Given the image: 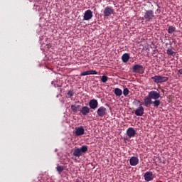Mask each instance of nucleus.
<instances>
[{
	"label": "nucleus",
	"instance_id": "22",
	"mask_svg": "<svg viewBox=\"0 0 182 182\" xmlns=\"http://www.w3.org/2000/svg\"><path fill=\"white\" fill-rule=\"evenodd\" d=\"M167 31H168V33L171 34L173 32H176V27L169 26Z\"/></svg>",
	"mask_w": 182,
	"mask_h": 182
},
{
	"label": "nucleus",
	"instance_id": "1",
	"mask_svg": "<svg viewBox=\"0 0 182 182\" xmlns=\"http://www.w3.org/2000/svg\"><path fill=\"white\" fill-rule=\"evenodd\" d=\"M151 105H154V107H159L161 105V102L160 100L153 101L150 96L148 95L144 98V106L149 107Z\"/></svg>",
	"mask_w": 182,
	"mask_h": 182
},
{
	"label": "nucleus",
	"instance_id": "4",
	"mask_svg": "<svg viewBox=\"0 0 182 182\" xmlns=\"http://www.w3.org/2000/svg\"><path fill=\"white\" fill-rule=\"evenodd\" d=\"M114 14V9L110 6H106L103 10L104 18H109Z\"/></svg>",
	"mask_w": 182,
	"mask_h": 182
},
{
	"label": "nucleus",
	"instance_id": "5",
	"mask_svg": "<svg viewBox=\"0 0 182 182\" xmlns=\"http://www.w3.org/2000/svg\"><path fill=\"white\" fill-rule=\"evenodd\" d=\"M152 80H154V83L159 84V83H164L168 80V77H163L161 75H155L154 77H151Z\"/></svg>",
	"mask_w": 182,
	"mask_h": 182
},
{
	"label": "nucleus",
	"instance_id": "6",
	"mask_svg": "<svg viewBox=\"0 0 182 182\" xmlns=\"http://www.w3.org/2000/svg\"><path fill=\"white\" fill-rule=\"evenodd\" d=\"M148 95L149 96V97L152 100H159V99H160V97H161V96L160 95V91L156 90H152L150 91L148 94Z\"/></svg>",
	"mask_w": 182,
	"mask_h": 182
},
{
	"label": "nucleus",
	"instance_id": "30",
	"mask_svg": "<svg viewBox=\"0 0 182 182\" xmlns=\"http://www.w3.org/2000/svg\"><path fill=\"white\" fill-rule=\"evenodd\" d=\"M136 102H137V103H140V105H141V102L140 101V100H136Z\"/></svg>",
	"mask_w": 182,
	"mask_h": 182
},
{
	"label": "nucleus",
	"instance_id": "29",
	"mask_svg": "<svg viewBox=\"0 0 182 182\" xmlns=\"http://www.w3.org/2000/svg\"><path fill=\"white\" fill-rule=\"evenodd\" d=\"M178 73H179V75H182V68L178 70Z\"/></svg>",
	"mask_w": 182,
	"mask_h": 182
},
{
	"label": "nucleus",
	"instance_id": "12",
	"mask_svg": "<svg viewBox=\"0 0 182 182\" xmlns=\"http://www.w3.org/2000/svg\"><path fill=\"white\" fill-rule=\"evenodd\" d=\"M75 134L77 136H83L85 134V128L83 126L75 127Z\"/></svg>",
	"mask_w": 182,
	"mask_h": 182
},
{
	"label": "nucleus",
	"instance_id": "27",
	"mask_svg": "<svg viewBox=\"0 0 182 182\" xmlns=\"http://www.w3.org/2000/svg\"><path fill=\"white\" fill-rule=\"evenodd\" d=\"M91 75H97V71H96V70H91Z\"/></svg>",
	"mask_w": 182,
	"mask_h": 182
},
{
	"label": "nucleus",
	"instance_id": "28",
	"mask_svg": "<svg viewBox=\"0 0 182 182\" xmlns=\"http://www.w3.org/2000/svg\"><path fill=\"white\" fill-rule=\"evenodd\" d=\"M87 75H92V70H87Z\"/></svg>",
	"mask_w": 182,
	"mask_h": 182
},
{
	"label": "nucleus",
	"instance_id": "9",
	"mask_svg": "<svg viewBox=\"0 0 182 182\" xmlns=\"http://www.w3.org/2000/svg\"><path fill=\"white\" fill-rule=\"evenodd\" d=\"M93 18V12H92V10L88 9L85 11L84 16H83V21H90Z\"/></svg>",
	"mask_w": 182,
	"mask_h": 182
},
{
	"label": "nucleus",
	"instance_id": "2",
	"mask_svg": "<svg viewBox=\"0 0 182 182\" xmlns=\"http://www.w3.org/2000/svg\"><path fill=\"white\" fill-rule=\"evenodd\" d=\"M87 146L83 145L80 148H75L73 151V156L75 157H80L82 154H85L87 151Z\"/></svg>",
	"mask_w": 182,
	"mask_h": 182
},
{
	"label": "nucleus",
	"instance_id": "25",
	"mask_svg": "<svg viewBox=\"0 0 182 182\" xmlns=\"http://www.w3.org/2000/svg\"><path fill=\"white\" fill-rule=\"evenodd\" d=\"M107 80H109V77H107L106 75H102L101 77V82H102V83H106V82H107Z\"/></svg>",
	"mask_w": 182,
	"mask_h": 182
},
{
	"label": "nucleus",
	"instance_id": "16",
	"mask_svg": "<svg viewBox=\"0 0 182 182\" xmlns=\"http://www.w3.org/2000/svg\"><path fill=\"white\" fill-rule=\"evenodd\" d=\"M129 164L131 166H137L139 164V157L132 156L129 159Z\"/></svg>",
	"mask_w": 182,
	"mask_h": 182
},
{
	"label": "nucleus",
	"instance_id": "15",
	"mask_svg": "<svg viewBox=\"0 0 182 182\" xmlns=\"http://www.w3.org/2000/svg\"><path fill=\"white\" fill-rule=\"evenodd\" d=\"M80 113H81L82 116H87V114L90 113V108L87 106L82 107L80 110Z\"/></svg>",
	"mask_w": 182,
	"mask_h": 182
},
{
	"label": "nucleus",
	"instance_id": "19",
	"mask_svg": "<svg viewBox=\"0 0 182 182\" xmlns=\"http://www.w3.org/2000/svg\"><path fill=\"white\" fill-rule=\"evenodd\" d=\"M56 170H57L58 174H62V171H63V170H65V168L63 167V166L58 165L56 167Z\"/></svg>",
	"mask_w": 182,
	"mask_h": 182
},
{
	"label": "nucleus",
	"instance_id": "23",
	"mask_svg": "<svg viewBox=\"0 0 182 182\" xmlns=\"http://www.w3.org/2000/svg\"><path fill=\"white\" fill-rule=\"evenodd\" d=\"M124 96L127 97L129 96V94L130 93V90H129V88H124L122 92Z\"/></svg>",
	"mask_w": 182,
	"mask_h": 182
},
{
	"label": "nucleus",
	"instance_id": "10",
	"mask_svg": "<svg viewBox=\"0 0 182 182\" xmlns=\"http://www.w3.org/2000/svg\"><path fill=\"white\" fill-rule=\"evenodd\" d=\"M106 113H107V109L102 106L97 110V114L99 116V117H103V116H106Z\"/></svg>",
	"mask_w": 182,
	"mask_h": 182
},
{
	"label": "nucleus",
	"instance_id": "11",
	"mask_svg": "<svg viewBox=\"0 0 182 182\" xmlns=\"http://www.w3.org/2000/svg\"><path fill=\"white\" fill-rule=\"evenodd\" d=\"M89 106L90 109H92V110H96V109H97V106H99V102L97 100L92 99L89 102Z\"/></svg>",
	"mask_w": 182,
	"mask_h": 182
},
{
	"label": "nucleus",
	"instance_id": "7",
	"mask_svg": "<svg viewBox=\"0 0 182 182\" xmlns=\"http://www.w3.org/2000/svg\"><path fill=\"white\" fill-rule=\"evenodd\" d=\"M144 178L145 180V181H153V180H154V178H156V175L154 173H153L152 171H146L144 174Z\"/></svg>",
	"mask_w": 182,
	"mask_h": 182
},
{
	"label": "nucleus",
	"instance_id": "20",
	"mask_svg": "<svg viewBox=\"0 0 182 182\" xmlns=\"http://www.w3.org/2000/svg\"><path fill=\"white\" fill-rule=\"evenodd\" d=\"M166 53L171 56H176V52L173 51L171 48H168L166 50Z\"/></svg>",
	"mask_w": 182,
	"mask_h": 182
},
{
	"label": "nucleus",
	"instance_id": "17",
	"mask_svg": "<svg viewBox=\"0 0 182 182\" xmlns=\"http://www.w3.org/2000/svg\"><path fill=\"white\" fill-rule=\"evenodd\" d=\"M129 59H130V54L126 53L122 55V60L124 63H127V62H129Z\"/></svg>",
	"mask_w": 182,
	"mask_h": 182
},
{
	"label": "nucleus",
	"instance_id": "21",
	"mask_svg": "<svg viewBox=\"0 0 182 182\" xmlns=\"http://www.w3.org/2000/svg\"><path fill=\"white\" fill-rule=\"evenodd\" d=\"M75 95V92H73V90H70L67 93V97L68 99H70Z\"/></svg>",
	"mask_w": 182,
	"mask_h": 182
},
{
	"label": "nucleus",
	"instance_id": "14",
	"mask_svg": "<svg viewBox=\"0 0 182 182\" xmlns=\"http://www.w3.org/2000/svg\"><path fill=\"white\" fill-rule=\"evenodd\" d=\"M127 135L129 138L134 137V136H136V130H134V128L133 127L128 128L127 130Z\"/></svg>",
	"mask_w": 182,
	"mask_h": 182
},
{
	"label": "nucleus",
	"instance_id": "24",
	"mask_svg": "<svg viewBox=\"0 0 182 182\" xmlns=\"http://www.w3.org/2000/svg\"><path fill=\"white\" fill-rule=\"evenodd\" d=\"M77 109H79V105L76 107V105H71V110L74 113H77Z\"/></svg>",
	"mask_w": 182,
	"mask_h": 182
},
{
	"label": "nucleus",
	"instance_id": "26",
	"mask_svg": "<svg viewBox=\"0 0 182 182\" xmlns=\"http://www.w3.org/2000/svg\"><path fill=\"white\" fill-rule=\"evenodd\" d=\"M80 76H87V71L83 72L80 74Z\"/></svg>",
	"mask_w": 182,
	"mask_h": 182
},
{
	"label": "nucleus",
	"instance_id": "3",
	"mask_svg": "<svg viewBox=\"0 0 182 182\" xmlns=\"http://www.w3.org/2000/svg\"><path fill=\"white\" fill-rule=\"evenodd\" d=\"M156 18L154 11L153 10H146L144 14V19L146 22H153V20Z\"/></svg>",
	"mask_w": 182,
	"mask_h": 182
},
{
	"label": "nucleus",
	"instance_id": "13",
	"mask_svg": "<svg viewBox=\"0 0 182 182\" xmlns=\"http://www.w3.org/2000/svg\"><path fill=\"white\" fill-rule=\"evenodd\" d=\"M136 116H143L144 114V107L141 106V104L139 105L136 110L134 112Z\"/></svg>",
	"mask_w": 182,
	"mask_h": 182
},
{
	"label": "nucleus",
	"instance_id": "18",
	"mask_svg": "<svg viewBox=\"0 0 182 182\" xmlns=\"http://www.w3.org/2000/svg\"><path fill=\"white\" fill-rule=\"evenodd\" d=\"M114 93L116 96H117L118 97H120V96L123 95V91L120 88H115L114 90Z\"/></svg>",
	"mask_w": 182,
	"mask_h": 182
},
{
	"label": "nucleus",
	"instance_id": "8",
	"mask_svg": "<svg viewBox=\"0 0 182 182\" xmlns=\"http://www.w3.org/2000/svg\"><path fill=\"white\" fill-rule=\"evenodd\" d=\"M132 71L134 73H143L144 72V68L141 65L136 64L132 67Z\"/></svg>",
	"mask_w": 182,
	"mask_h": 182
}]
</instances>
